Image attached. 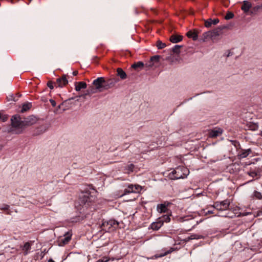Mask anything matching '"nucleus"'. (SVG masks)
<instances>
[{"mask_svg":"<svg viewBox=\"0 0 262 262\" xmlns=\"http://www.w3.org/2000/svg\"><path fill=\"white\" fill-rule=\"evenodd\" d=\"M230 202L229 200H226L222 202L214 203L213 207L219 210H226L228 209Z\"/></svg>","mask_w":262,"mask_h":262,"instance_id":"nucleus-1","label":"nucleus"},{"mask_svg":"<svg viewBox=\"0 0 262 262\" xmlns=\"http://www.w3.org/2000/svg\"><path fill=\"white\" fill-rule=\"evenodd\" d=\"M24 121H21L19 116H13L11 118L12 125L14 127L23 128L24 127Z\"/></svg>","mask_w":262,"mask_h":262,"instance_id":"nucleus-2","label":"nucleus"},{"mask_svg":"<svg viewBox=\"0 0 262 262\" xmlns=\"http://www.w3.org/2000/svg\"><path fill=\"white\" fill-rule=\"evenodd\" d=\"M142 190V187L139 185H129L127 188L124 190L123 194L129 193H138Z\"/></svg>","mask_w":262,"mask_h":262,"instance_id":"nucleus-3","label":"nucleus"},{"mask_svg":"<svg viewBox=\"0 0 262 262\" xmlns=\"http://www.w3.org/2000/svg\"><path fill=\"white\" fill-rule=\"evenodd\" d=\"M181 167H177L173 170L170 174L169 177L171 179H179L184 178V176L182 175Z\"/></svg>","mask_w":262,"mask_h":262,"instance_id":"nucleus-4","label":"nucleus"},{"mask_svg":"<svg viewBox=\"0 0 262 262\" xmlns=\"http://www.w3.org/2000/svg\"><path fill=\"white\" fill-rule=\"evenodd\" d=\"M72 233L70 232H67L63 237L58 239V245L63 246L67 244L71 239Z\"/></svg>","mask_w":262,"mask_h":262,"instance_id":"nucleus-5","label":"nucleus"},{"mask_svg":"<svg viewBox=\"0 0 262 262\" xmlns=\"http://www.w3.org/2000/svg\"><path fill=\"white\" fill-rule=\"evenodd\" d=\"M115 225H118L115 221L110 220L108 222H104L103 223L102 228L103 230L110 232L112 230V228Z\"/></svg>","mask_w":262,"mask_h":262,"instance_id":"nucleus-6","label":"nucleus"},{"mask_svg":"<svg viewBox=\"0 0 262 262\" xmlns=\"http://www.w3.org/2000/svg\"><path fill=\"white\" fill-rule=\"evenodd\" d=\"M223 133V129L221 128L215 127L209 132V136L211 138H215L221 135Z\"/></svg>","mask_w":262,"mask_h":262,"instance_id":"nucleus-7","label":"nucleus"},{"mask_svg":"<svg viewBox=\"0 0 262 262\" xmlns=\"http://www.w3.org/2000/svg\"><path fill=\"white\" fill-rule=\"evenodd\" d=\"M105 82L103 77H99L94 80L93 84L97 89H99L103 87V84Z\"/></svg>","mask_w":262,"mask_h":262,"instance_id":"nucleus-8","label":"nucleus"},{"mask_svg":"<svg viewBox=\"0 0 262 262\" xmlns=\"http://www.w3.org/2000/svg\"><path fill=\"white\" fill-rule=\"evenodd\" d=\"M68 81L66 75H63L61 78L56 80V84L59 87H62L68 84Z\"/></svg>","mask_w":262,"mask_h":262,"instance_id":"nucleus-9","label":"nucleus"},{"mask_svg":"<svg viewBox=\"0 0 262 262\" xmlns=\"http://www.w3.org/2000/svg\"><path fill=\"white\" fill-rule=\"evenodd\" d=\"M37 121L36 118L34 116H30L26 119L24 121V127L34 124Z\"/></svg>","mask_w":262,"mask_h":262,"instance_id":"nucleus-10","label":"nucleus"},{"mask_svg":"<svg viewBox=\"0 0 262 262\" xmlns=\"http://www.w3.org/2000/svg\"><path fill=\"white\" fill-rule=\"evenodd\" d=\"M162 221L158 219L156 222L152 223L150 225V228L152 230H158L162 226Z\"/></svg>","mask_w":262,"mask_h":262,"instance_id":"nucleus-11","label":"nucleus"},{"mask_svg":"<svg viewBox=\"0 0 262 262\" xmlns=\"http://www.w3.org/2000/svg\"><path fill=\"white\" fill-rule=\"evenodd\" d=\"M252 7V5L250 2L247 1H244L243 2V5L241 7V9L245 12L248 13L250 9Z\"/></svg>","mask_w":262,"mask_h":262,"instance_id":"nucleus-12","label":"nucleus"},{"mask_svg":"<svg viewBox=\"0 0 262 262\" xmlns=\"http://www.w3.org/2000/svg\"><path fill=\"white\" fill-rule=\"evenodd\" d=\"M75 90L76 91H80L81 89H85L86 88V83L84 82H76L75 83Z\"/></svg>","mask_w":262,"mask_h":262,"instance_id":"nucleus-13","label":"nucleus"},{"mask_svg":"<svg viewBox=\"0 0 262 262\" xmlns=\"http://www.w3.org/2000/svg\"><path fill=\"white\" fill-rule=\"evenodd\" d=\"M219 19L217 18L214 19H208L205 21V26L206 27L209 28L211 27L212 25H216L219 23Z\"/></svg>","mask_w":262,"mask_h":262,"instance_id":"nucleus-14","label":"nucleus"},{"mask_svg":"<svg viewBox=\"0 0 262 262\" xmlns=\"http://www.w3.org/2000/svg\"><path fill=\"white\" fill-rule=\"evenodd\" d=\"M157 209L158 212L160 213L167 212L168 210L167 205H166L165 204H160L158 205Z\"/></svg>","mask_w":262,"mask_h":262,"instance_id":"nucleus-15","label":"nucleus"},{"mask_svg":"<svg viewBox=\"0 0 262 262\" xmlns=\"http://www.w3.org/2000/svg\"><path fill=\"white\" fill-rule=\"evenodd\" d=\"M183 39V36L180 35H172L170 38V40L172 43H177L181 41Z\"/></svg>","mask_w":262,"mask_h":262,"instance_id":"nucleus-16","label":"nucleus"},{"mask_svg":"<svg viewBox=\"0 0 262 262\" xmlns=\"http://www.w3.org/2000/svg\"><path fill=\"white\" fill-rule=\"evenodd\" d=\"M186 35L188 37L192 38L193 40H196L198 37V33L195 30L188 31Z\"/></svg>","mask_w":262,"mask_h":262,"instance_id":"nucleus-17","label":"nucleus"},{"mask_svg":"<svg viewBox=\"0 0 262 262\" xmlns=\"http://www.w3.org/2000/svg\"><path fill=\"white\" fill-rule=\"evenodd\" d=\"M202 237V236H201V235L196 234H193L191 235L190 236L186 237L184 240L185 242H188L190 240L198 239L201 238Z\"/></svg>","mask_w":262,"mask_h":262,"instance_id":"nucleus-18","label":"nucleus"},{"mask_svg":"<svg viewBox=\"0 0 262 262\" xmlns=\"http://www.w3.org/2000/svg\"><path fill=\"white\" fill-rule=\"evenodd\" d=\"M117 75L119 76L122 79H124L126 78V74L121 68H118L117 70Z\"/></svg>","mask_w":262,"mask_h":262,"instance_id":"nucleus-19","label":"nucleus"},{"mask_svg":"<svg viewBox=\"0 0 262 262\" xmlns=\"http://www.w3.org/2000/svg\"><path fill=\"white\" fill-rule=\"evenodd\" d=\"M31 249V245L29 243L27 242L26 243L24 246L23 250L24 251V254L27 255L28 254L30 250Z\"/></svg>","mask_w":262,"mask_h":262,"instance_id":"nucleus-20","label":"nucleus"},{"mask_svg":"<svg viewBox=\"0 0 262 262\" xmlns=\"http://www.w3.org/2000/svg\"><path fill=\"white\" fill-rule=\"evenodd\" d=\"M143 66H144L143 63L142 62L139 61V62H137L133 64L132 66V68L135 70H138L139 69L143 68Z\"/></svg>","mask_w":262,"mask_h":262,"instance_id":"nucleus-21","label":"nucleus"},{"mask_svg":"<svg viewBox=\"0 0 262 262\" xmlns=\"http://www.w3.org/2000/svg\"><path fill=\"white\" fill-rule=\"evenodd\" d=\"M158 219L159 220H161V221H162L163 225L164 222L168 223L170 221V215H163L161 217H159Z\"/></svg>","mask_w":262,"mask_h":262,"instance_id":"nucleus-22","label":"nucleus"},{"mask_svg":"<svg viewBox=\"0 0 262 262\" xmlns=\"http://www.w3.org/2000/svg\"><path fill=\"white\" fill-rule=\"evenodd\" d=\"M32 106L31 103H26L23 104L21 112L24 113L29 110Z\"/></svg>","mask_w":262,"mask_h":262,"instance_id":"nucleus-23","label":"nucleus"},{"mask_svg":"<svg viewBox=\"0 0 262 262\" xmlns=\"http://www.w3.org/2000/svg\"><path fill=\"white\" fill-rule=\"evenodd\" d=\"M212 33L211 32H206L203 34L202 39L204 41H206L208 38L211 36Z\"/></svg>","mask_w":262,"mask_h":262,"instance_id":"nucleus-24","label":"nucleus"},{"mask_svg":"<svg viewBox=\"0 0 262 262\" xmlns=\"http://www.w3.org/2000/svg\"><path fill=\"white\" fill-rule=\"evenodd\" d=\"M251 150L250 149L247 150H244L242 151L239 154V157L241 158H244L247 157L250 153L251 152Z\"/></svg>","mask_w":262,"mask_h":262,"instance_id":"nucleus-25","label":"nucleus"},{"mask_svg":"<svg viewBox=\"0 0 262 262\" xmlns=\"http://www.w3.org/2000/svg\"><path fill=\"white\" fill-rule=\"evenodd\" d=\"M181 168H182L181 171L182 175L184 176V178L186 177L189 173L188 169L184 167H181Z\"/></svg>","mask_w":262,"mask_h":262,"instance_id":"nucleus-26","label":"nucleus"},{"mask_svg":"<svg viewBox=\"0 0 262 262\" xmlns=\"http://www.w3.org/2000/svg\"><path fill=\"white\" fill-rule=\"evenodd\" d=\"M258 126L256 123H250L249 128L252 130H256L258 129Z\"/></svg>","mask_w":262,"mask_h":262,"instance_id":"nucleus-27","label":"nucleus"},{"mask_svg":"<svg viewBox=\"0 0 262 262\" xmlns=\"http://www.w3.org/2000/svg\"><path fill=\"white\" fill-rule=\"evenodd\" d=\"M126 170H127V172L128 173L132 172L133 171L134 168V165L133 164H130L126 166Z\"/></svg>","mask_w":262,"mask_h":262,"instance_id":"nucleus-28","label":"nucleus"},{"mask_svg":"<svg viewBox=\"0 0 262 262\" xmlns=\"http://www.w3.org/2000/svg\"><path fill=\"white\" fill-rule=\"evenodd\" d=\"M254 196L257 199H262V193L257 191L254 192Z\"/></svg>","mask_w":262,"mask_h":262,"instance_id":"nucleus-29","label":"nucleus"},{"mask_svg":"<svg viewBox=\"0 0 262 262\" xmlns=\"http://www.w3.org/2000/svg\"><path fill=\"white\" fill-rule=\"evenodd\" d=\"M180 46L178 45H176L172 49V51L173 53L178 54L180 52Z\"/></svg>","mask_w":262,"mask_h":262,"instance_id":"nucleus-30","label":"nucleus"},{"mask_svg":"<svg viewBox=\"0 0 262 262\" xmlns=\"http://www.w3.org/2000/svg\"><path fill=\"white\" fill-rule=\"evenodd\" d=\"M166 47V45L164 43H162L160 41L157 42V47L158 49H163Z\"/></svg>","mask_w":262,"mask_h":262,"instance_id":"nucleus-31","label":"nucleus"},{"mask_svg":"<svg viewBox=\"0 0 262 262\" xmlns=\"http://www.w3.org/2000/svg\"><path fill=\"white\" fill-rule=\"evenodd\" d=\"M234 16V15L233 13L230 12V13H228L226 14V16H225V18L226 19H230L231 18H232Z\"/></svg>","mask_w":262,"mask_h":262,"instance_id":"nucleus-32","label":"nucleus"},{"mask_svg":"<svg viewBox=\"0 0 262 262\" xmlns=\"http://www.w3.org/2000/svg\"><path fill=\"white\" fill-rule=\"evenodd\" d=\"M109 259L107 257H103L102 258L99 259L96 262H107Z\"/></svg>","mask_w":262,"mask_h":262,"instance_id":"nucleus-33","label":"nucleus"},{"mask_svg":"<svg viewBox=\"0 0 262 262\" xmlns=\"http://www.w3.org/2000/svg\"><path fill=\"white\" fill-rule=\"evenodd\" d=\"M7 119V117H6L4 115H3L2 114L0 113V120L2 121L3 122H4L6 121Z\"/></svg>","mask_w":262,"mask_h":262,"instance_id":"nucleus-34","label":"nucleus"},{"mask_svg":"<svg viewBox=\"0 0 262 262\" xmlns=\"http://www.w3.org/2000/svg\"><path fill=\"white\" fill-rule=\"evenodd\" d=\"M9 208V206L8 205H6V204H4L3 205V206L1 208V210H8Z\"/></svg>","mask_w":262,"mask_h":262,"instance_id":"nucleus-35","label":"nucleus"},{"mask_svg":"<svg viewBox=\"0 0 262 262\" xmlns=\"http://www.w3.org/2000/svg\"><path fill=\"white\" fill-rule=\"evenodd\" d=\"M249 174L252 177H254L257 175V173L254 171H252V172H249Z\"/></svg>","mask_w":262,"mask_h":262,"instance_id":"nucleus-36","label":"nucleus"},{"mask_svg":"<svg viewBox=\"0 0 262 262\" xmlns=\"http://www.w3.org/2000/svg\"><path fill=\"white\" fill-rule=\"evenodd\" d=\"M47 84L48 87L50 88L51 89H53V83L52 82H49Z\"/></svg>","mask_w":262,"mask_h":262,"instance_id":"nucleus-37","label":"nucleus"},{"mask_svg":"<svg viewBox=\"0 0 262 262\" xmlns=\"http://www.w3.org/2000/svg\"><path fill=\"white\" fill-rule=\"evenodd\" d=\"M172 251V250L167 251L166 252H165L163 254L161 255L160 256H163L165 255H166L167 254L171 253Z\"/></svg>","mask_w":262,"mask_h":262,"instance_id":"nucleus-38","label":"nucleus"},{"mask_svg":"<svg viewBox=\"0 0 262 262\" xmlns=\"http://www.w3.org/2000/svg\"><path fill=\"white\" fill-rule=\"evenodd\" d=\"M50 102L52 104V105L53 106H55V105H56V102L54 100H50Z\"/></svg>","mask_w":262,"mask_h":262,"instance_id":"nucleus-39","label":"nucleus"},{"mask_svg":"<svg viewBox=\"0 0 262 262\" xmlns=\"http://www.w3.org/2000/svg\"><path fill=\"white\" fill-rule=\"evenodd\" d=\"M77 74H78V71H74L73 72V75L74 76H76Z\"/></svg>","mask_w":262,"mask_h":262,"instance_id":"nucleus-40","label":"nucleus"},{"mask_svg":"<svg viewBox=\"0 0 262 262\" xmlns=\"http://www.w3.org/2000/svg\"><path fill=\"white\" fill-rule=\"evenodd\" d=\"M93 90H94V89L92 88V90H91V91L90 92H88V93H94V92L93 91Z\"/></svg>","mask_w":262,"mask_h":262,"instance_id":"nucleus-41","label":"nucleus"},{"mask_svg":"<svg viewBox=\"0 0 262 262\" xmlns=\"http://www.w3.org/2000/svg\"><path fill=\"white\" fill-rule=\"evenodd\" d=\"M48 262H55L52 259H50L48 260Z\"/></svg>","mask_w":262,"mask_h":262,"instance_id":"nucleus-42","label":"nucleus"},{"mask_svg":"<svg viewBox=\"0 0 262 262\" xmlns=\"http://www.w3.org/2000/svg\"><path fill=\"white\" fill-rule=\"evenodd\" d=\"M92 201V200H91L90 199H89V202H91ZM86 201H88V200H86Z\"/></svg>","mask_w":262,"mask_h":262,"instance_id":"nucleus-43","label":"nucleus"},{"mask_svg":"<svg viewBox=\"0 0 262 262\" xmlns=\"http://www.w3.org/2000/svg\"><path fill=\"white\" fill-rule=\"evenodd\" d=\"M260 7V6H257V7H256V9H259Z\"/></svg>","mask_w":262,"mask_h":262,"instance_id":"nucleus-44","label":"nucleus"},{"mask_svg":"<svg viewBox=\"0 0 262 262\" xmlns=\"http://www.w3.org/2000/svg\"><path fill=\"white\" fill-rule=\"evenodd\" d=\"M208 212L210 213H211L212 212H210V211H208Z\"/></svg>","mask_w":262,"mask_h":262,"instance_id":"nucleus-45","label":"nucleus"},{"mask_svg":"<svg viewBox=\"0 0 262 262\" xmlns=\"http://www.w3.org/2000/svg\"><path fill=\"white\" fill-rule=\"evenodd\" d=\"M261 7H262V5H261Z\"/></svg>","mask_w":262,"mask_h":262,"instance_id":"nucleus-46","label":"nucleus"}]
</instances>
